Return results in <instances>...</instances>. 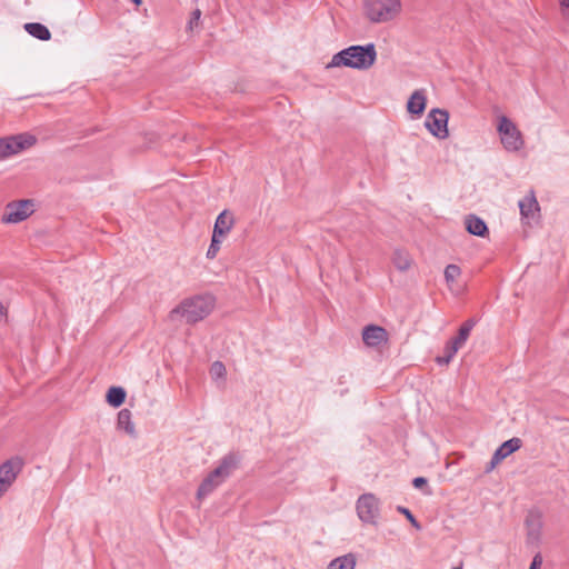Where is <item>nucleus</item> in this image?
<instances>
[{"instance_id": "nucleus-1", "label": "nucleus", "mask_w": 569, "mask_h": 569, "mask_svg": "<svg viewBox=\"0 0 569 569\" xmlns=\"http://www.w3.org/2000/svg\"><path fill=\"white\" fill-rule=\"evenodd\" d=\"M377 60V50L373 43L366 46H351L333 54L327 68L348 67L357 70L370 69Z\"/></svg>"}, {"instance_id": "nucleus-2", "label": "nucleus", "mask_w": 569, "mask_h": 569, "mask_svg": "<svg viewBox=\"0 0 569 569\" xmlns=\"http://www.w3.org/2000/svg\"><path fill=\"white\" fill-rule=\"evenodd\" d=\"M216 306V299L211 295H200L184 299L171 312L170 318L180 315L188 323H196L208 317Z\"/></svg>"}, {"instance_id": "nucleus-3", "label": "nucleus", "mask_w": 569, "mask_h": 569, "mask_svg": "<svg viewBox=\"0 0 569 569\" xmlns=\"http://www.w3.org/2000/svg\"><path fill=\"white\" fill-rule=\"evenodd\" d=\"M238 467V458L233 453L224 456L217 468H214L200 483L197 498L204 499L218 488Z\"/></svg>"}, {"instance_id": "nucleus-4", "label": "nucleus", "mask_w": 569, "mask_h": 569, "mask_svg": "<svg viewBox=\"0 0 569 569\" xmlns=\"http://www.w3.org/2000/svg\"><path fill=\"white\" fill-rule=\"evenodd\" d=\"M365 12L371 22H389L401 12V2L400 0H366Z\"/></svg>"}, {"instance_id": "nucleus-5", "label": "nucleus", "mask_w": 569, "mask_h": 569, "mask_svg": "<svg viewBox=\"0 0 569 569\" xmlns=\"http://www.w3.org/2000/svg\"><path fill=\"white\" fill-rule=\"evenodd\" d=\"M497 132L503 149L518 152L525 147V139L517 124L506 116L498 117Z\"/></svg>"}, {"instance_id": "nucleus-6", "label": "nucleus", "mask_w": 569, "mask_h": 569, "mask_svg": "<svg viewBox=\"0 0 569 569\" xmlns=\"http://www.w3.org/2000/svg\"><path fill=\"white\" fill-rule=\"evenodd\" d=\"M36 142V137L29 133H20L0 139V159L18 154L34 146Z\"/></svg>"}, {"instance_id": "nucleus-7", "label": "nucleus", "mask_w": 569, "mask_h": 569, "mask_svg": "<svg viewBox=\"0 0 569 569\" xmlns=\"http://www.w3.org/2000/svg\"><path fill=\"white\" fill-rule=\"evenodd\" d=\"M359 519L369 525L376 526L380 516V507L378 498L372 493L360 496L356 505Z\"/></svg>"}, {"instance_id": "nucleus-8", "label": "nucleus", "mask_w": 569, "mask_h": 569, "mask_svg": "<svg viewBox=\"0 0 569 569\" xmlns=\"http://www.w3.org/2000/svg\"><path fill=\"white\" fill-rule=\"evenodd\" d=\"M448 120V111L436 108L430 110L427 114L425 126L433 137L438 139H447L449 137Z\"/></svg>"}, {"instance_id": "nucleus-9", "label": "nucleus", "mask_w": 569, "mask_h": 569, "mask_svg": "<svg viewBox=\"0 0 569 569\" xmlns=\"http://www.w3.org/2000/svg\"><path fill=\"white\" fill-rule=\"evenodd\" d=\"M34 211L33 200H19L7 204L2 221L18 223L26 220Z\"/></svg>"}, {"instance_id": "nucleus-10", "label": "nucleus", "mask_w": 569, "mask_h": 569, "mask_svg": "<svg viewBox=\"0 0 569 569\" xmlns=\"http://www.w3.org/2000/svg\"><path fill=\"white\" fill-rule=\"evenodd\" d=\"M21 468L22 461L19 458L10 459L0 466V498L11 487Z\"/></svg>"}, {"instance_id": "nucleus-11", "label": "nucleus", "mask_w": 569, "mask_h": 569, "mask_svg": "<svg viewBox=\"0 0 569 569\" xmlns=\"http://www.w3.org/2000/svg\"><path fill=\"white\" fill-rule=\"evenodd\" d=\"M362 340L368 347H380L388 341V332L382 327L370 325L363 329Z\"/></svg>"}, {"instance_id": "nucleus-12", "label": "nucleus", "mask_w": 569, "mask_h": 569, "mask_svg": "<svg viewBox=\"0 0 569 569\" xmlns=\"http://www.w3.org/2000/svg\"><path fill=\"white\" fill-rule=\"evenodd\" d=\"M519 209L521 217L528 221L538 217L540 208L533 191L519 201Z\"/></svg>"}, {"instance_id": "nucleus-13", "label": "nucleus", "mask_w": 569, "mask_h": 569, "mask_svg": "<svg viewBox=\"0 0 569 569\" xmlns=\"http://www.w3.org/2000/svg\"><path fill=\"white\" fill-rule=\"evenodd\" d=\"M427 97L423 89L415 90L407 102V110L413 116H421L426 109Z\"/></svg>"}, {"instance_id": "nucleus-14", "label": "nucleus", "mask_w": 569, "mask_h": 569, "mask_svg": "<svg viewBox=\"0 0 569 569\" xmlns=\"http://www.w3.org/2000/svg\"><path fill=\"white\" fill-rule=\"evenodd\" d=\"M233 224V216L229 211L223 210L216 219L212 234L224 238L231 231Z\"/></svg>"}, {"instance_id": "nucleus-15", "label": "nucleus", "mask_w": 569, "mask_h": 569, "mask_svg": "<svg viewBox=\"0 0 569 569\" xmlns=\"http://www.w3.org/2000/svg\"><path fill=\"white\" fill-rule=\"evenodd\" d=\"M117 429L124 431L130 438H137L136 426L131 419L129 409H121L117 417Z\"/></svg>"}, {"instance_id": "nucleus-16", "label": "nucleus", "mask_w": 569, "mask_h": 569, "mask_svg": "<svg viewBox=\"0 0 569 569\" xmlns=\"http://www.w3.org/2000/svg\"><path fill=\"white\" fill-rule=\"evenodd\" d=\"M465 224H466L467 231L473 236L485 237L488 233V228H487L486 222L481 218H479L475 214L467 216L466 220H465Z\"/></svg>"}, {"instance_id": "nucleus-17", "label": "nucleus", "mask_w": 569, "mask_h": 569, "mask_svg": "<svg viewBox=\"0 0 569 569\" xmlns=\"http://www.w3.org/2000/svg\"><path fill=\"white\" fill-rule=\"evenodd\" d=\"M521 447V440L519 438H511L505 441L496 451V462H501L505 458L517 451Z\"/></svg>"}, {"instance_id": "nucleus-18", "label": "nucleus", "mask_w": 569, "mask_h": 569, "mask_svg": "<svg viewBox=\"0 0 569 569\" xmlns=\"http://www.w3.org/2000/svg\"><path fill=\"white\" fill-rule=\"evenodd\" d=\"M356 563V556L353 553H347L331 560L327 569H355Z\"/></svg>"}, {"instance_id": "nucleus-19", "label": "nucleus", "mask_w": 569, "mask_h": 569, "mask_svg": "<svg viewBox=\"0 0 569 569\" xmlns=\"http://www.w3.org/2000/svg\"><path fill=\"white\" fill-rule=\"evenodd\" d=\"M392 262L398 270L407 271L411 267L412 259L407 251L396 249L392 253Z\"/></svg>"}, {"instance_id": "nucleus-20", "label": "nucleus", "mask_w": 569, "mask_h": 569, "mask_svg": "<svg viewBox=\"0 0 569 569\" xmlns=\"http://www.w3.org/2000/svg\"><path fill=\"white\" fill-rule=\"evenodd\" d=\"M24 29L29 34L39 40H49L51 37L49 29L46 26L38 22L26 23Z\"/></svg>"}, {"instance_id": "nucleus-21", "label": "nucleus", "mask_w": 569, "mask_h": 569, "mask_svg": "<svg viewBox=\"0 0 569 569\" xmlns=\"http://www.w3.org/2000/svg\"><path fill=\"white\" fill-rule=\"evenodd\" d=\"M126 395V390L122 387H111L107 392L106 399L110 406L118 408L124 402Z\"/></svg>"}, {"instance_id": "nucleus-22", "label": "nucleus", "mask_w": 569, "mask_h": 569, "mask_svg": "<svg viewBox=\"0 0 569 569\" xmlns=\"http://www.w3.org/2000/svg\"><path fill=\"white\" fill-rule=\"evenodd\" d=\"M461 269L457 264H448L445 269V279L450 290H452V283L460 277Z\"/></svg>"}, {"instance_id": "nucleus-23", "label": "nucleus", "mask_w": 569, "mask_h": 569, "mask_svg": "<svg viewBox=\"0 0 569 569\" xmlns=\"http://www.w3.org/2000/svg\"><path fill=\"white\" fill-rule=\"evenodd\" d=\"M210 377L213 380L224 379L227 370L221 361H214L209 370Z\"/></svg>"}, {"instance_id": "nucleus-24", "label": "nucleus", "mask_w": 569, "mask_h": 569, "mask_svg": "<svg viewBox=\"0 0 569 569\" xmlns=\"http://www.w3.org/2000/svg\"><path fill=\"white\" fill-rule=\"evenodd\" d=\"M443 352V356L436 359L439 365H448L458 352V350L455 346H451L447 342Z\"/></svg>"}, {"instance_id": "nucleus-25", "label": "nucleus", "mask_w": 569, "mask_h": 569, "mask_svg": "<svg viewBox=\"0 0 569 569\" xmlns=\"http://www.w3.org/2000/svg\"><path fill=\"white\" fill-rule=\"evenodd\" d=\"M222 239L221 237H214V234H212V238H211V243L208 248V251H207V258L208 259H213L217 257L219 250H220V247H221V242H222Z\"/></svg>"}, {"instance_id": "nucleus-26", "label": "nucleus", "mask_w": 569, "mask_h": 569, "mask_svg": "<svg viewBox=\"0 0 569 569\" xmlns=\"http://www.w3.org/2000/svg\"><path fill=\"white\" fill-rule=\"evenodd\" d=\"M200 18H201V10L200 9H196L192 11L191 13V17L188 21V24H187V31L188 32H193L194 29H198L199 26H200Z\"/></svg>"}, {"instance_id": "nucleus-27", "label": "nucleus", "mask_w": 569, "mask_h": 569, "mask_svg": "<svg viewBox=\"0 0 569 569\" xmlns=\"http://www.w3.org/2000/svg\"><path fill=\"white\" fill-rule=\"evenodd\" d=\"M473 326H475V320H472V319L467 320V321H466V322L460 327V329H459V335H461V336H463V337L468 338V337H469V335H470V331H471V330H472V328H473Z\"/></svg>"}, {"instance_id": "nucleus-28", "label": "nucleus", "mask_w": 569, "mask_h": 569, "mask_svg": "<svg viewBox=\"0 0 569 569\" xmlns=\"http://www.w3.org/2000/svg\"><path fill=\"white\" fill-rule=\"evenodd\" d=\"M398 510L407 517V519L411 522V525L415 528H417V529L421 528L419 522L417 521V519L413 517V515L410 512L409 509L403 508V507H399Z\"/></svg>"}, {"instance_id": "nucleus-29", "label": "nucleus", "mask_w": 569, "mask_h": 569, "mask_svg": "<svg viewBox=\"0 0 569 569\" xmlns=\"http://www.w3.org/2000/svg\"><path fill=\"white\" fill-rule=\"evenodd\" d=\"M468 338L461 336L458 333V336L453 339H451L450 341H448V343H450L451 346H455L457 348V350H459L467 341Z\"/></svg>"}, {"instance_id": "nucleus-30", "label": "nucleus", "mask_w": 569, "mask_h": 569, "mask_svg": "<svg viewBox=\"0 0 569 569\" xmlns=\"http://www.w3.org/2000/svg\"><path fill=\"white\" fill-rule=\"evenodd\" d=\"M541 563H542V559H541L540 555H536L532 559V562H531L529 569H539Z\"/></svg>"}, {"instance_id": "nucleus-31", "label": "nucleus", "mask_w": 569, "mask_h": 569, "mask_svg": "<svg viewBox=\"0 0 569 569\" xmlns=\"http://www.w3.org/2000/svg\"><path fill=\"white\" fill-rule=\"evenodd\" d=\"M427 483V479L426 478H422V477H418V478H415L413 479V486L416 488H421L422 486H425Z\"/></svg>"}, {"instance_id": "nucleus-32", "label": "nucleus", "mask_w": 569, "mask_h": 569, "mask_svg": "<svg viewBox=\"0 0 569 569\" xmlns=\"http://www.w3.org/2000/svg\"><path fill=\"white\" fill-rule=\"evenodd\" d=\"M499 463H500V462H496V460H495V455H493V456H492V458H491V460H490V462H489V465H488V466H487V468H486V472H490V471H492V470L496 468V466H497V465H499Z\"/></svg>"}, {"instance_id": "nucleus-33", "label": "nucleus", "mask_w": 569, "mask_h": 569, "mask_svg": "<svg viewBox=\"0 0 569 569\" xmlns=\"http://www.w3.org/2000/svg\"><path fill=\"white\" fill-rule=\"evenodd\" d=\"M6 315H7L6 308L3 307L2 302L0 301V321L6 317Z\"/></svg>"}, {"instance_id": "nucleus-34", "label": "nucleus", "mask_w": 569, "mask_h": 569, "mask_svg": "<svg viewBox=\"0 0 569 569\" xmlns=\"http://www.w3.org/2000/svg\"><path fill=\"white\" fill-rule=\"evenodd\" d=\"M560 1V4L563 7V8H568L569 9V0H559Z\"/></svg>"}, {"instance_id": "nucleus-35", "label": "nucleus", "mask_w": 569, "mask_h": 569, "mask_svg": "<svg viewBox=\"0 0 569 569\" xmlns=\"http://www.w3.org/2000/svg\"><path fill=\"white\" fill-rule=\"evenodd\" d=\"M136 4H140L141 0H132Z\"/></svg>"}]
</instances>
